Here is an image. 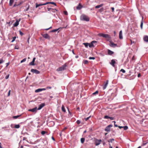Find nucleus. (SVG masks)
I'll use <instances>...</instances> for the list:
<instances>
[{
  "instance_id": "obj_1",
  "label": "nucleus",
  "mask_w": 148,
  "mask_h": 148,
  "mask_svg": "<svg viewBox=\"0 0 148 148\" xmlns=\"http://www.w3.org/2000/svg\"><path fill=\"white\" fill-rule=\"evenodd\" d=\"M81 20L88 21H89V18L86 15L83 14L80 17Z\"/></svg>"
},
{
  "instance_id": "obj_2",
  "label": "nucleus",
  "mask_w": 148,
  "mask_h": 148,
  "mask_svg": "<svg viewBox=\"0 0 148 148\" xmlns=\"http://www.w3.org/2000/svg\"><path fill=\"white\" fill-rule=\"evenodd\" d=\"M66 65L65 64L62 65L61 67H59L57 69V71H62L66 69Z\"/></svg>"
},
{
  "instance_id": "obj_3",
  "label": "nucleus",
  "mask_w": 148,
  "mask_h": 148,
  "mask_svg": "<svg viewBox=\"0 0 148 148\" xmlns=\"http://www.w3.org/2000/svg\"><path fill=\"white\" fill-rule=\"evenodd\" d=\"M99 36L103 37L105 38H110V36L108 34H105L102 33H101L99 34Z\"/></svg>"
},
{
  "instance_id": "obj_4",
  "label": "nucleus",
  "mask_w": 148,
  "mask_h": 148,
  "mask_svg": "<svg viewBox=\"0 0 148 148\" xmlns=\"http://www.w3.org/2000/svg\"><path fill=\"white\" fill-rule=\"evenodd\" d=\"M113 126L112 125L110 124L107 126L105 129V131L106 132H110V128Z\"/></svg>"
},
{
  "instance_id": "obj_5",
  "label": "nucleus",
  "mask_w": 148,
  "mask_h": 148,
  "mask_svg": "<svg viewBox=\"0 0 148 148\" xmlns=\"http://www.w3.org/2000/svg\"><path fill=\"white\" fill-rule=\"evenodd\" d=\"M31 71L32 72L35 73L36 74H38L40 73V72L39 71L36 69H32Z\"/></svg>"
},
{
  "instance_id": "obj_6",
  "label": "nucleus",
  "mask_w": 148,
  "mask_h": 148,
  "mask_svg": "<svg viewBox=\"0 0 148 148\" xmlns=\"http://www.w3.org/2000/svg\"><path fill=\"white\" fill-rule=\"evenodd\" d=\"M101 141H102L101 139H97L95 143V145L96 146L99 145L101 143Z\"/></svg>"
},
{
  "instance_id": "obj_7",
  "label": "nucleus",
  "mask_w": 148,
  "mask_h": 148,
  "mask_svg": "<svg viewBox=\"0 0 148 148\" xmlns=\"http://www.w3.org/2000/svg\"><path fill=\"white\" fill-rule=\"evenodd\" d=\"M20 21V19H19L18 20H16L15 22L13 24V26L15 27L17 26L19 24V23Z\"/></svg>"
},
{
  "instance_id": "obj_8",
  "label": "nucleus",
  "mask_w": 148,
  "mask_h": 148,
  "mask_svg": "<svg viewBox=\"0 0 148 148\" xmlns=\"http://www.w3.org/2000/svg\"><path fill=\"white\" fill-rule=\"evenodd\" d=\"M43 37L45 38L49 39L50 37L47 34H45L42 35Z\"/></svg>"
},
{
  "instance_id": "obj_9",
  "label": "nucleus",
  "mask_w": 148,
  "mask_h": 148,
  "mask_svg": "<svg viewBox=\"0 0 148 148\" xmlns=\"http://www.w3.org/2000/svg\"><path fill=\"white\" fill-rule=\"evenodd\" d=\"M46 90V88H38L36 90H35L36 92H41L42 90Z\"/></svg>"
},
{
  "instance_id": "obj_10",
  "label": "nucleus",
  "mask_w": 148,
  "mask_h": 148,
  "mask_svg": "<svg viewBox=\"0 0 148 148\" xmlns=\"http://www.w3.org/2000/svg\"><path fill=\"white\" fill-rule=\"evenodd\" d=\"M45 104L44 103H42L39 106V107L37 109V110H40L41 109H42L45 106Z\"/></svg>"
},
{
  "instance_id": "obj_11",
  "label": "nucleus",
  "mask_w": 148,
  "mask_h": 148,
  "mask_svg": "<svg viewBox=\"0 0 148 148\" xmlns=\"http://www.w3.org/2000/svg\"><path fill=\"white\" fill-rule=\"evenodd\" d=\"M108 84V81H107L106 82L104 83V85H103V90L105 89L107 87Z\"/></svg>"
},
{
  "instance_id": "obj_12",
  "label": "nucleus",
  "mask_w": 148,
  "mask_h": 148,
  "mask_svg": "<svg viewBox=\"0 0 148 148\" xmlns=\"http://www.w3.org/2000/svg\"><path fill=\"white\" fill-rule=\"evenodd\" d=\"M35 60H36V58H34L33 59L32 61L29 63V64L30 65H32V66L34 65H35L34 62H35Z\"/></svg>"
},
{
  "instance_id": "obj_13",
  "label": "nucleus",
  "mask_w": 148,
  "mask_h": 148,
  "mask_svg": "<svg viewBox=\"0 0 148 148\" xmlns=\"http://www.w3.org/2000/svg\"><path fill=\"white\" fill-rule=\"evenodd\" d=\"M37 110V107H36L34 108H32V109H29L28 110V111H31L32 112H36Z\"/></svg>"
},
{
  "instance_id": "obj_14",
  "label": "nucleus",
  "mask_w": 148,
  "mask_h": 148,
  "mask_svg": "<svg viewBox=\"0 0 148 148\" xmlns=\"http://www.w3.org/2000/svg\"><path fill=\"white\" fill-rule=\"evenodd\" d=\"M83 7L82 6L80 3H79L78 5L76 7V9L78 10H80Z\"/></svg>"
},
{
  "instance_id": "obj_15",
  "label": "nucleus",
  "mask_w": 148,
  "mask_h": 148,
  "mask_svg": "<svg viewBox=\"0 0 148 148\" xmlns=\"http://www.w3.org/2000/svg\"><path fill=\"white\" fill-rule=\"evenodd\" d=\"M107 52L108 54L109 55H111L114 53V52L113 51H112L109 49L108 50Z\"/></svg>"
},
{
  "instance_id": "obj_16",
  "label": "nucleus",
  "mask_w": 148,
  "mask_h": 148,
  "mask_svg": "<svg viewBox=\"0 0 148 148\" xmlns=\"http://www.w3.org/2000/svg\"><path fill=\"white\" fill-rule=\"evenodd\" d=\"M115 60L112 59L111 60L110 64L113 66H114V64L115 63Z\"/></svg>"
},
{
  "instance_id": "obj_17",
  "label": "nucleus",
  "mask_w": 148,
  "mask_h": 148,
  "mask_svg": "<svg viewBox=\"0 0 148 148\" xmlns=\"http://www.w3.org/2000/svg\"><path fill=\"white\" fill-rule=\"evenodd\" d=\"M110 45L111 47H114L117 46V45L114 43L112 42H111L110 44Z\"/></svg>"
},
{
  "instance_id": "obj_18",
  "label": "nucleus",
  "mask_w": 148,
  "mask_h": 148,
  "mask_svg": "<svg viewBox=\"0 0 148 148\" xmlns=\"http://www.w3.org/2000/svg\"><path fill=\"white\" fill-rule=\"evenodd\" d=\"M143 40L146 42H148V36H144Z\"/></svg>"
},
{
  "instance_id": "obj_19",
  "label": "nucleus",
  "mask_w": 148,
  "mask_h": 148,
  "mask_svg": "<svg viewBox=\"0 0 148 148\" xmlns=\"http://www.w3.org/2000/svg\"><path fill=\"white\" fill-rule=\"evenodd\" d=\"M143 16H142V19L141 22V24H140V27L141 29H143Z\"/></svg>"
},
{
  "instance_id": "obj_20",
  "label": "nucleus",
  "mask_w": 148,
  "mask_h": 148,
  "mask_svg": "<svg viewBox=\"0 0 148 148\" xmlns=\"http://www.w3.org/2000/svg\"><path fill=\"white\" fill-rule=\"evenodd\" d=\"M119 38L120 39H122L123 38V36L122 35V31H121L119 32Z\"/></svg>"
},
{
  "instance_id": "obj_21",
  "label": "nucleus",
  "mask_w": 148,
  "mask_h": 148,
  "mask_svg": "<svg viewBox=\"0 0 148 148\" xmlns=\"http://www.w3.org/2000/svg\"><path fill=\"white\" fill-rule=\"evenodd\" d=\"M14 0H10L9 5L10 6H11L12 5L13 3Z\"/></svg>"
},
{
  "instance_id": "obj_22",
  "label": "nucleus",
  "mask_w": 148,
  "mask_h": 148,
  "mask_svg": "<svg viewBox=\"0 0 148 148\" xmlns=\"http://www.w3.org/2000/svg\"><path fill=\"white\" fill-rule=\"evenodd\" d=\"M103 5V4H101L99 5H97V6H96L95 7V8H100Z\"/></svg>"
},
{
  "instance_id": "obj_23",
  "label": "nucleus",
  "mask_w": 148,
  "mask_h": 148,
  "mask_svg": "<svg viewBox=\"0 0 148 148\" xmlns=\"http://www.w3.org/2000/svg\"><path fill=\"white\" fill-rule=\"evenodd\" d=\"M46 4H51L54 5L55 6L56 5V3L54 2H46Z\"/></svg>"
},
{
  "instance_id": "obj_24",
  "label": "nucleus",
  "mask_w": 148,
  "mask_h": 148,
  "mask_svg": "<svg viewBox=\"0 0 148 148\" xmlns=\"http://www.w3.org/2000/svg\"><path fill=\"white\" fill-rule=\"evenodd\" d=\"M86 48H87L89 45V43H84L83 44Z\"/></svg>"
},
{
  "instance_id": "obj_25",
  "label": "nucleus",
  "mask_w": 148,
  "mask_h": 148,
  "mask_svg": "<svg viewBox=\"0 0 148 148\" xmlns=\"http://www.w3.org/2000/svg\"><path fill=\"white\" fill-rule=\"evenodd\" d=\"M62 110L63 112H66V110L65 107L63 105H62Z\"/></svg>"
},
{
  "instance_id": "obj_26",
  "label": "nucleus",
  "mask_w": 148,
  "mask_h": 148,
  "mask_svg": "<svg viewBox=\"0 0 148 148\" xmlns=\"http://www.w3.org/2000/svg\"><path fill=\"white\" fill-rule=\"evenodd\" d=\"M20 126L19 124L15 125H14V128L16 129L19 128Z\"/></svg>"
},
{
  "instance_id": "obj_27",
  "label": "nucleus",
  "mask_w": 148,
  "mask_h": 148,
  "mask_svg": "<svg viewBox=\"0 0 148 148\" xmlns=\"http://www.w3.org/2000/svg\"><path fill=\"white\" fill-rule=\"evenodd\" d=\"M85 139L84 138H82L81 139V142L82 143H83L84 142Z\"/></svg>"
},
{
  "instance_id": "obj_28",
  "label": "nucleus",
  "mask_w": 148,
  "mask_h": 148,
  "mask_svg": "<svg viewBox=\"0 0 148 148\" xmlns=\"http://www.w3.org/2000/svg\"><path fill=\"white\" fill-rule=\"evenodd\" d=\"M88 46L90 47H92L94 46L93 44L91 42L90 43H89V45Z\"/></svg>"
},
{
  "instance_id": "obj_29",
  "label": "nucleus",
  "mask_w": 148,
  "mask_h": 148,
  "mask_svg": "<svg viewBox=\"0 0 148 148\" xmlns=\"http://www.w3.org/2000/svg\"><path fill=\"white\" fill-rule=\"evenodd\" d=\"M21 115H19L14 116L13 117V118L14 119H17V118H18L19 116H21Z\"/></svg>"
},
{
  "instance_id": "obj_30",
  "label": "nucleus",
  "mask_w": 148,
  "mask_h": 148,
  "mask_svg": "<svg viewBox=\"0 0 148 148\" xmlns=\"http://www.w3.org/2000/svg\"><path fill=\"white\" fill-rule=\"evenodd\" d=\"M57 10L56 9H53L52 8L51 11L53 12H55L56 11H57Z\"/></svg>"
},
{
  "instance_id": "obj_31",
  "label": "nucleus",
  "mask_w": 148,
  "mask_h": 148,
  "mask_svg": "<svg viewBox=\"0 0 148 148\" xmlns=\"http://www.w3.org/2000/svg\"><path fill=\"white\" fill-rule=\"evenodd\" d=\"M59 29V28L56 29H53V30H52V31H51V32H55L58 31Z\"/></svg>"
},
{
  "instance_id": "obj_32",
  "label": "nucleus",
  "mask_w": 148,
  "mask_h": 148,
  "mask_svg": "<svg viewBox=\"0 0 148 148\" xmlns=\"http://www.w3.org/2000/svg\"><path fill=\"white\" fill-rule=\"evenodd\" d=\"M114 139L112 138V139H110L109 140H108V142L109 143L110 142L111 143H112V141H114Z\"/></svg>"
},
{
  "instance_id": "obj_33",
  "label": "nucleus",
  "mask_w": 148,
  "mask_h": 148,
  "mask_svg": "<svg viewBox=\"0 0 148 148\" xmlns=\"http://www.w3.org/2000/svg\"><path fill=\"white\" fill-rule=\"evenodd\" d=\"M38 4L39 6L47 5V4H46V3H40Z\"/></svg>"
},
{
  "instance_id": "obj_34",
  "label": "nucleus",
  "mask_w": 148,
  "mask_h": 148,
  "mask_svg": "<svg viewBox=\"0 0 148 148\" xmlns=\"http://www.w3.org/2000/svg\"><path fill=\"white\" fill-rule=\"evenodd\" d=\"M124 130H126L128 129V127L127 126H123V128Z\"/></svg>"
},
{
  "instance_id": "obj_35",
  "label": "nucleus",
  "mask_w": 148,
  "mask_h": 148,
  "mask_svg": "<svg viewBox=\"0 0 148 148\" xmlns=\"http://www.w3.org/2000/svg\"><path fill=\"white\" fill-rule=\"evenodd\" d=\"M98 93V91L97 90L95 92L93 93H92V95H95L96 94H97Z\"/></svg>"
},
{
  "instance_id": "obj_36",
  "label": "nucleus",
  "mask_w": 148,
  "mask_h": 148,
  "mask_svg": "<svg viewBox=\"0 0 148 148\" xmlns=\"http://www.w3.org/2000/svg\"><path fill=\"white\" fill-rule=\"evenodd\" d=\"M26 58H25L23 59L21 61V63H22L24 62H25L26 61Z\"/></svg>"
},
{
  "instance_id": "obj_37",
  "label": "nucleus",
  "mask_w": 148,
  "mask_h": 148,
  "mask_svg": "<svg viewBox=\"0 0 148 148\" xmlns=\"http://www.w3.org/2000/svg\"><path fill=\"white\" fill-rule=\"evenodd\" d=\"M16 37L15 36H14V37H13V39L12 40V41H11V42H13L14 41H15V39H16Z\"/></svg>"
},
{
  "instance_id": "obj_38",
  "label": "nucleus",
  "mask_w": 148,
  "mask_h": 148,
  "mask_svg": "<svg viewBox=\"0 0 148 148\" xmlns=\"http://www.w3.org/2000/svg\"><path fill=\"white\" fill-rule=\"evenodd\" d=\"M120 71L122 72L123 73H125V70L123 69H121L120 70Z\"/></svg>"
},
{
  "instance_id": "obj_39",
  "label": "nucleus",
  "mask_w": 148,
  "mask_h": 148,
  "mask_svg": "<svg viewBox=\"0 0 148 148\" xmlns=\"http://www.w3.org/2000/svg\"><path fill=\"white\" fill-rule=\"evenodd\" d=\"M19 32L21 36H22L24 34L21 31H19Z\"/></svg>"
},
{
  "instance_id": "obj_40",
  "label": "nucleus",
  "mask_w": 148,
  "mask_h": 148,
  "mask_svg": "<svg viewBox=\"0 0 148 148\" xmlns=\"http://www.w3.org/2000/svg\"><path fill=\"white\" fill-rule=\"evenodd\" d=\"M95 59V57H90L89 58L90 60H94Z\"/></svg>"
},
{
  "instance_id": "obj_41",
  "label": "nucleus",
  "mask_w": 148,
  "mask_h": 148,
  "mask_svg": "<svg viewBox=\"0 0 148 148\" xmlns=\"http://www.w3.org/2000/svg\"><path fill=\"white\" fill-rule=\"evenodd\" d=\"M4 61L3 60V59H1L0 60V64L4 62Z\"/></svg>"
},
{
  "instance_id": "obj_42",
  "label": "nucleus",
  "mask_w": 148,
  "mask_h": 148,
  "mask_svg": "<svg viewBox=\"0 0 148 148\" xmlns=\"http://www.w3.org/2000/svg\"><path fill=\"white\" fill-rule=\"evenodd\" d=\"M45 133H46V132L45 131H42L41 132V134L42 135L45 134Z\"/></svg>"
},
{
  "instance_id": "obj_43",
  "label": "nucleus",
  "mask_w": 148,
  "mask_h": 148,
  "mask_svg": "<svg viewBox=\"0 0 148 148\" xmlns=\"http://www.w3.org/2000/svg\"><path fill=\"white\" fill-rule=\"evenodd\" d=\"M76 122L78 124H79L81 123V121L79 120H77V121Z\"/></svg>"
},
{
  "instance_id": "obj_44",
  "label": "nucleus",
  "mask_w": 148,
  "mask_h": 148,
  "mask_svg": "<svg viewBox=\"0 0 148 148\" xmlns=\"http://www.w3.org/2000/svg\"><path fill=\"white\" fill-rule=\"evenodd\" d=\"M109 116H108L107 115H106V116H105L104 117V118L105 119H109Z\"/></svg>"
},
{
  "instance_id": "obj_45",
  "label": "nucleus",
  "mask_w": 148,
  "mask_h": 148,
  "mask_svg": "<svg viewBox=\"0 0 148 148\" xmlns=\"http://www.w3.org/2000/svg\"><path fill=\"white\" fill-rule=\"evenodd\" d=\"M90 117H91V116H89L88 117L85 118L84 119L86 121L88 120Z\"/></svg>"
},
{
  "instance_id": "obj_46",
  "label": "nucleus",
  "mask_w": 148,
  "mask_h": 148,
  "mask_svg": "<svg viewBox=\"0 0 148 148\" xmlns=\"http://www.w3.org/2000/svg\"><path fill=\"white\" fill-rule=\"evenodd\" d=\"M109 119L111 120H113L114 119V117H109Z\"/></svg>"
},
{
  "instance_id": "obj_47",
  "label": "nucleus",
  "mask_w": 148,
  "mask_h": 148,
  "mask_svg": "<svg viewBox=\"0 0 148 148\" xmlns=\"http://www.w3.org/2000/svg\"><path fill=\"white\" fill-rule=\"evenodd\" d=\"M10 92H11V90H10L9 91H8V96H9L10 95Z\"/></svg>"
},
{
  "instance_id": "obj_48",
  "label": "nucleus",
  "mask_w": 148,
  "mask_h": 148,
  "mask_svg": "<svg viewBox=\"0 0 148 148\" xmlns=\"http://www.w3.org/2000/svg\"><path fill=\"white\" fill-rule=\"evenodd\" d=\"M88 62V60H85L84 61V64H87Z\"/></svg>"
},
{
  "instance_id": "obj_49",
  "label": "nucleus",
  "mask_w": 148,
  "mask_h": 148,
  "mask_svg": "<svg viewBox=\"0 0 148 148\" xmlns=\"http://www.w3.org/2000/svg\"><path fill=\"white\" fill-rule=\"evenodd\" d=\"M9 74L8 75H6L5 76V79H8L9 77Z\"/></svg>"
},
{
  "instance_id": "obj_50",
  "label": "nucleus",
  "mask_w": 148,
  "mask_h": 148,
  "mask_svg": "<svg viewBox=\"0 0 148 148\" xmlns=\"http://www.w3.org/2000/svg\"><path fill=\"white\" fill-rule=\"evenodd\" d=\"M113 122L114 123V125L116 127H118V126L115 124L116 122L115 121H113Z\"/></svg>"
},
{
  "instance_id": "obj_51",
  "label": "nucleus",
  "mask_w": 148,
  "mask_h": 148,
  "mask_svg": "<svg viewBox=\"0 0 148 148\" xmlns=\"http://www.w3.org/2000/svg\"><path fill=\"white\" fill-rule=\"evenodd\" d=\"M19 5H17V4H16V3H15L13 5V7H16V6H18Z\"/></svg>"
},
{
  "instance_id": "obj_52",
  "label": "nucleus",
  "mask_w": 148,
  "mask_h": 148,
  "mask_svg": "<svg viewBox=\"0 0 148 148\" xmlns=\"http://www.w3.org/2000/svg\"><path fill=\"white\" fill-rule=\"evenodd\" d=\"M29 5H28V7H27V8L25 10V11H27L28 10H29Z\"/></svg>"
},
{
  "instance_id": "obj_53",
  "label": "nucleus",
  "mask_w": 148,
  "mask_h": 148,
  "mask_svg": "<svg viewBox=\"0 0 148 148\" xmlns=\"http://www.w3.org/2000/svg\"><path fill=\"white\" fill-rule=\"evenodd\" d=\"M91 42L93 44V43L97 42V41L95 40H93Z\"/></svg>"
},
{
  "instance_id": "obj_54",
  "label": "nucleus",
  "mask_w": 148,
  "mask_h": 148,
  "mask_svg": "<svg viewBox=\"0 0 148 148\" xmlns=\"http://www.w3.org/2000/svg\"><path fill=\"white\" fill-rule=\"evenodd\" d=\"M10 62H8L6 63V67H7L9 64Z\"/></svg>"
},
{
  "instance_id": "obj_55",
  "label": "nucleus",
  "mask_w": 148,
  "mask_h": 148,
  "mask_svg": "<svg viewBox=\"0 0 148 148\" xmlns=\"http://www.w3.org/2000/svg\"><path fill=\"white\" fill-rule=\"evenodd\" d=\"M51 86H47L46 87V88L47 89H51Z\"/></svg>"
},
{
  "instance_id": "obj_56",
  "label": "nucleus",
  "mask_w": 148,
  "mask_h": 148,
  "mask_svg": "<svg viewBox=\"0 0 148 148\" xmlns=\"http://www.w3.org/2000/svg\"><path fill=\"white\" fill-rule=\"evenodd\" d=\"M48 10V11H50L52 9V8H47Z\"/></svg>"
},
{
  "instance_id": "obj_57",
  "label": "nucleus",
  "mask_w": 148,
  "mask_h": 148,
  "mask_svg": "<svg viewBox=\"0 0 148 148\" xmlns=\"http://www.w3.org/2000/svg\"><path fill=\"white\" fill-rule=\"evenodd\" d=\"M39 7L38 4L37 3H36V8H37Z\"/></svg>"
},
{
  "instance_id": "obj_58",
  "label": "nucleus",
  "mask_w": 148,
  "mask_h": 148,
  "mask_svg": "<svg viewBox=\"0 0 148 148\" xmlns=\"http://www.w3.org/2000/svg\"><path fill=\"white\" fill-rule=\"evenodd\" d=\"M147 142L146 143H143V144H142V146H144V145H146L147 144Z\"/></svg>"
},
{
  "instance_id": "obj_59",
  "label": "nucleus",
  "mask_w": 148,
  "mask_h": 148,
  "mask_svg": "<svg viewBox=\"0 0 148 148\" xmlns=\"http://www.w3.org/2000/svg\"><path fill=\"white\" fill-rule=\"evenodd\" d=\"M64 14L65 15H67L68 14V13L66 11H64Z\"/></svg>"
},
{
  "instance_id": "obj_60",
  "label": "nucleus",
  "mask_w": 148,
  "mask_h": 148,
  "mask_svg": "<svg viewBox=\"0 0 148 148\" xmlns=\"http://www.w3.org/2000/svg\"><path fill=\"white\" fill-rule=\"evenodd\" d=\"M68 111H69V114L71 115H71H72V113L70 112V111H69V109H68Z\"/></svg>"
},
{
  "instance_id": "obj_61",
  "label": "nucleus",
  "mask_w": 148,
  "mask_h": 148,
  "mask_svg": "<svg viewBox=\"0 0 148 148\" xmlns=\"http://www.w3.org/2000/svg\"><path fill=\"white\" fill-rule=\"evenodd\" d=\"M119 128L120 129H121L123 128V126H119Z\"/></svg>"
},
{
  "instance_id": "obj_62",
  "label": "nucleus",
  "mask_w": 148,
  "mask_h": 148,
  "mask_svg": "<svg viewBox=\"0 0 148 148\" xmlns=\"http://www.w3.org/2000/svg\"><path fill=\"white\" fill-rule=\"evenodd\" d=\"M140 75H141L139 73L138 75V77H139L140 76Z\"/></svg>"
},
{
  "instance_id": "obj_63",
  "label": "nucleus",
  "mask_w": 148,
  "mask_h": 148,
  "mask_svg": "<svg viewBox=\"0 0 148 148\" xmlns=\"http://www.w3.org/2000/svg\"><path fill=\"white\" fill-rule=\"evenodd\" d=\"M1 145H2L1 143H0V148H2Z\"/></svg>"
},
{
  "instance_id": "obj_64",
  "label": "nucleus",
  "mask_w": 148,
  "mask_h": 148,
  "mask_svg": "<svg viewBox=\"0 0 148 148\" xmlns=\"http://www.w3.org/2000/svg\"><path fill=\"white\" fill-rule=\"evenodd\" d=\"M109 145H110V148H112V146H111L110 144H109Z\"/></svg>"
}]
</instances>
